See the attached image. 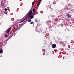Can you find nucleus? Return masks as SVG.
I'll list each match as a JSON object with an SVG mask.
<instances>
[{
    "mask_svg": "<svg viewBox=\"0 0 74 74\" xmlns=\"http://www.w3.org/2000/svg\"><path fill=\"white\" fill-rule=\"evenodd\" d=\"M19 27H17L16 28H15V29L14 30L12 34L13 35H14V36H15V32L16 31V30H19V29H20V28H21V24H19Z\"/></svg>",
    "mask_w": 74,
    "mask_h": 74,
    "instance_id": "f257e3e1",
    "label": "nucleus"
},
{
    "mask_svg": "<svg viewBox=\"0 0 74 74\" xmlns=\"http://www.w3.org/2000/svg\"><path fill=\"white\" fill-rule=\"evenodd\" d=\"M28 14V17H29L30 16H31V15L33 14V13H32V8H31Z\"/></svg>",
    "mask_w": 74,
    "mask_h": 74,
    "instance_id": "f03ea898",
    "label": "nucleus"
},
{
    "mask_svg": "<svg viewBox=\"0 0 74 74\" xmlns=\"http://www.w3.org/2000/svg\"><path fill=\"white\" fill-rule=\"evenodd\" d=\"M27 17H26V18H25V19H24V20L21 21H20L19 22V23H22V22H23V21H24L25 20V21L24 22V23H26L27 22V20H26V19H27Z\"/></svg>",
    "mask_w": 74,
    "mask_h": 74,
    "instance_id": "7ed1b4c3",
    "label": "nucleus"
},
{
    "mask_svg": "<svg viewBox=\"0 0 74 74\" xmlns=\"http://www.w3.org/2000/svg\"><path fill=\"white\" fill-rule=\"evenodd\" d=\"M56 47V44H53L52 45V47L53 48H55Z\"/></svg>",
    "mask_w": 74,
    "mask_h": 74,
    "instance_id": "20e7f679",
    "label": "nucleus"
},
{
    "mask_svg": "<svg viewBox=\"0 0 74 74\" xmlns=\"http://www.w3.org/2000/svg\"><path fill=\"white\" fill-rule=\"evenodd\" d=\"M41 1H42V0H39L37 5L38 7H39V5H40V4H41Z\"/></svg>",
    "mask_w": 74,
    "mask_h": 74,
    "instance_id": "39448f33",
    "label": "nucleus"
},
{
    "mask_svg": "<svg viewBox=\"0 0 74 74\" xmlns=\"http://www.w3.org/2000/svg\"><path fill=\"white\" fill-rule=\"evenodd\" d=\"M11 27L8 29L6 31V33H8V32H9L11 30Z\"/></svg>",
    "mask_w": 74,
    "mask_h": 74,
    "instance_id": "423d86ee",
    "label": "nucleus"
},
{
    "mask_svg": "<svg viewBox=\"0 0 74 74\" xmlns=\"http://www.w3.org/2000/svg\"><path fill=\"white\" fill-rule=\"evenodd\" d=\"M1 5L2 6L4 5V1H2L1 2Z\"/></svg>",
    "mask_w": 74,
    "mask_h": 74,
    "instance_id": "0eeeda50",
    "label": "nucleus"
},
{
    "mask_svg": "<svg viewBox=\"0 0 74 74\" xmlns=\"http://www.w3.org/2000/svg\"><path fill=\"white\" fill-rule=\"evenodd\" d=\"M67 16L68 18H71V15H69V14H67Z\"/></svg>",
    "mask_w": 74,
    "mask_h": 74,
    "instance_id": "6e6552de",
    "label": "nucleus"
},
{
    "mask_svg": "<svg viewBox=\"0 0 74 74\" xmlns=\"http://www.w3.org/2000/svg\"><path fill=\"white\" fill-rule=\"evenodd\" d=\"M34 18V16L33 15L31 16L30 17V19H33Z\"/></svg>",
    "mask_w": 74,
    "mask_h": 74,
    "instance_id": "1a4fd4ad",
    "label": "nucleus"
},
{
    "mask_svg": "<svg viewBox=\"0 0 74 74\" xmlns=\"http://www.w3.org/2000/svg\"><path fill=\"white\" fill-rule=\"evenodd\" d=\"M3 52V50L1 49L0 51V53H2Z\"/></svg>",
    "mask_w": 74,
    "mask_h": 74,
    "instance_id": "9d476101",
    "label": "nucleus"
},
{
    "mask_svg": "<svg viewBox=\"0 0 74 74\" xmlns=\"http://www.w3.org/2000/svg\"><path fill=\"white\" fill-rule=\"evenodd\" d=\"M35 11H36V10H35V9H33V10H32L33 12H34V13L35 12Z\"/></svg>",
    "mask_w": 74,
    "mask_h": 74,
    "instance_id": "9b49d317",
    "label": "nucleus"
},
{
    "mask_svg": "<svg viewBox=\"0 0 74 74\" xmlns=\"http://www.w3.org/2000/svg\"><path fill=\"white\" fill-rule=\"evenodd\" d=\"M34 23V22L33 21H32V22H31L30 23V24H33V23Z\"/></svg>",
    "mask_w": 74,
    "mask_h": 74,
    "instance_id": "f8f14e48",
    "label": "nucleus"
},
{
    "mask_svg": "<svg viewBox=\"0 0 74 74\" xmlns=\"http://www.w3.org/2000/svg\"><path fill=\"white\" fill-rule=\"evenodd\" d=\"M34 4V2H33L32 3V5H33Z\"/></svg>",
    "mask_w": 74,
    "mask_h": 74,
    "instance_id": "ddd939ff",
    "label": "nucleus"
},
{
    "mask_svg": "<svg viewBox=\"0 0 74 74\" xmlns=\"http://www.w3.org/2000/svg\"><path fill=\"white\" fill-rule=\"evenodd\" d=\"M7 12H8L5 11V12L4 14H7Z\"/></svg>",
    "mask_w": 74,
    "mask_h": 74,
    "instance_id": "4468645a",
    "label": "nucleus"
},
{
    "mask_svg": "<svg viewBox=\"0 0 74 74\" xmlns=\"http://www.w3.org/2000/svg\"><path fill=\"white\" fill-rule=\"evenodd\" d=\"M35 21L36 22V23L37 22V19H35Z\"/></svg>",
    "mask_w": 74,
    "mask_h": 74,
    "instance_id": "2eb2a0df",
    "label": "nucleus"
},
{
    "mask_svg": "<svg viewBox=\"0 0 74 74\" xmlns=\"http://www.w3.org/2000/svg\"><path fill=\"white\" fill-rule=\"evenodd\" d=\"M28 22H31V20H29Z\"/></svg>",
    "mask_w": 74,
    "mask_h": 74,
    "instance_id": "dca6fc26",
    "label": "nucleus"
},
{
    "mask_svg": "<svg viewBox=\"0 0 74 74\" xmlns=\"http://www.w3.org/2000/svg\"><path fill=\"white\" fill-rule=\"evenodd\" d=\"M4 10H5V11H7V8H5V9H4Z\"/></svg>",
    "mask_w": 74,
    "mask_h": 74,
    "instance_id": "f3484780",
    "label": "nucleus"
},
{
    "mask_svg": "<svg viewBox=\"0 0 74 74\" xmlns=\"http://www.w3.org/2000/svg\"><path fill=\"white\" fill-rule=\"evenodd\" d=\"M5 37H6V38H7L8 37V35L7 36H5Z\"/></svg>",
    "mask_w": 74,
    "mask_h": 74,
    "instance_id": "a211bd4d",
    "label": "nucleus"
},
{
    "mask_svg": "<svg viewBox=\"0 0 74 74\" xmlns=\"http://www.w3.org/2000/svg\"><path fill=\"white\" fill-rule=\"evenodd\" d=\"M53 4H56V3H55V2H54V3H53Z\"/></svg>",
    "mask_w": 74,
    "mask_h": 74,
    "instance_id": "6ab92c4d",
    "label": "nucleus"
},
{
    "mask_svg": "<svg viewBox=\"0 0 74 74\" xmlns=\"http://www.w3.org/2000/svg\"><path fill=\"white\" fill-rule=\"evenodd\" d=\"M37 27L36 26V29H35V30H36V29H37Z\"/></svg>",
    "mask_w": 74,
    "mask_h": 74,
    "instance_id": "aec40b11",
    "label": "nucleus"
},
{
    "mask_svg": "<svg viewBox=\"0 0 74 74\" xmlns=\"http://www.w3.org/2000/svg\"><path fill=\"white\" fill-rule=\"evenodd\" d=\"M36 0H34V1H35Z\"/></svg>",
    "mask_w": 74,
    "mask_h": 74,
    "instance_id": "412c9836",
    "label": "nucleus"
},
{
    "mask_svg": "<svg viewBox=\"0 0 74 74\" xmlns=\"http://www.w3.org/2000/svg\"><path fill=\"white\" fill-rule=\"evenodd\" d=\"M13 23H14V22H13Z\"/></svg>",
    "mask_w": 74,
    "mask_h": 74,
    "instance_id": "4be33fe9",
    "label": "nucleus"
},
{
    "mask_svg": "<svg viewBox=\"0 0 74 74\" xmlns=\"http://www.w3.org/2000/svg\"><path fill=\"white\" fill-rule=\"evenodd\" d=\"M70 52H71V51H69Z\"/></svg>",
    "mask_w": 74,
    "mask_h": 74,
    "instance_id": "5701e85b",
    "label": "nucleus"
}]
</instances>
